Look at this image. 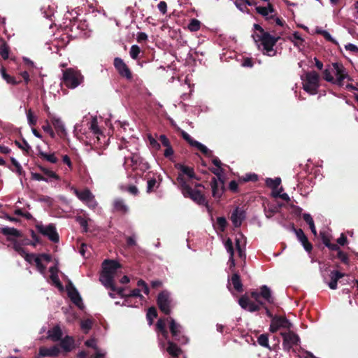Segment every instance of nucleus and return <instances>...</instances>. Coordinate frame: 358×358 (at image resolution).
Segmentation results:
<instances>
[{"mask_svg":"<svg viewBox=\"0 0 358 358\" xmlns=\"http://www.w3.org/2000/svg\"><path fill=\"white\" fill-rule=\"evenodd\" d=\"M155 331L158 334V340L159 344L163 347L164 346V343L163 339L166 340L168 344V347L166 348L167 352L172 356L173 358H178L179 355L181 354V349L173 342L174 341H171L169 338V332L166 328L165 325V320L162 318H159L155 325Z\"/></svg>","mask_w":358,"mask_h":358,"instance_id":"1","label":"nucleus"},{"mask_svg":"<svg viewBox=\"0 0 358 358\" xmlns=\"http://www.w3.org/2000/svg\"><path fill=\"white\" fill-rule=\"evenodd\" d=\"M176 180L178 184V187L185 197L189 198L196 203L206 206L208 208V202L201 190L192 189L187 184L185 177H182L181 175L177 176Z\"/></svg>","mask_w":358,"mask_h":358,"instance_id":"2","label":"nucleus"},{"mask_svg":"<svg viewBox=\"0 0 358 358\" xmlns=\"http://www.w3.org/2000/svg\"><path fill=\"white\" fill-rule=\"evenodd\" d=\"M253 27L255 30L259 31V34H252V37L255 42H261L264 50H271V47H274L280 38V36H273L271 35L258 24H254Z\"/></svg>","mask_w":358,"mask_h":358,"instance_id":"3","label":"nucleus"},{"mask_svg":"<svg viewBox=\"0 0 358 358\" xmlns=\"http://www.w3.org/2000/svg\"><path fill=\"white\" fill-rule=\"evenodd\" d=\"M83 76L79 71L72 68L63 71L62 81L64 85L71 89H74L83 82Z\"/></svg>","mask_w":358,"mask_h":358,"instance_id":"4","label":"nucleus"},{"mask_svg":"<svg viewBox=\"0 0 358 358\" xmlns=\"http://www.w3.org/2000/svg\"><path fill=\"white\" fill-rule=\"evenodd\" d=\"M209 170L218 178L220 183L217 180L213 177L210 181V187L212 189L213 196L215 199H220L225 191L224 180L221 176V173L223 169L222 168L218 169L217 167L210 168Z\"/></svg>","mask_w":358,"mask_h":358,"instance_id":"5","label":"nucleus"},{"mask_svg":"<svg viewBox=\"0 0 358 358\" xmlns=\"http://www.w3.org/2000/svg\"><path fill=\"white\" fill-rule=\"evenodd\" d=\"M124 165L126 169L129 166L133 171L139 169L143 172L150 169L149 164L144 161L138 152H132L130 156L125 157Z\"/></svg>","mask_w":358,"mask_h":358,"instance_id":"6","label":"nucleus"},{"mask_svg":"<svg viewBox=\"0 0 358 358\" xmlns=\"http://www.w3.org/2000/svg\"><path fill=\"white\" fill-rule=\"evenodd\" d=\"M320 75L315 71H308L305 74L303 89L310 94H316L320 87Z\"/></svg>","mask_w":358,"mask_h":358,"instance_id":"7","label":"nucleus"},{"mask_svg":"<svg viewBox=\"0 0 358 358\" xmlns=\"http://www.w3.org/2000/svg\"><path fill=\"white\" fill-rule=\"evenodd\" d=\"M164 319L165 322L168 321L169 323V329L172 339L180 344H186L188 342V338L182 334V326L177 323L172 317Z\"/></svg>","mask_w":358,"mask_h":358,"instance_id":"8","label":"nucleus"},{"mask_svg":"<svg viewBox=\"0 0 358 358\" xmlns=\"http://www.w3.org/2000/svg\"><path fill=\"white\" fill-rule=\"evenodd\" d=\"M157 304L160 311L166 315L171 313L172 299L170 293L166 290H163L159 293L157 298Z\"/></svg>","mask_w":358,"mask_h":358,"instance_id":"9","label":"nucleus"},{"mask_svg":"<svg viewBox=\"0 0 358 358\" xmlns=\"http://www.w3.org/2000/svg\"><path fill=\"white\" fill-rule=\"evenodd\" d=\"M292 327V324L285 316L275 315L271 320L269 331L275 333L281 328L289 330Z\"/></svg>","mask_w":358,"mask_h":358,"instance_id":"10","label":"nucleus"},{"mask_svg":"<svg viewBox=\"0 0 358 358\" xmlns=\"http://www.w3.org/2000/svg\"><path fill=\"white\" fill-rule=\"evenodd\" d=\"M280 335L283 339L282 347L285 351H290L293 346H296L300 343L299 336L290 329L287 332H280Z\"/></svg>","mask_w":358,"mask_h":358,"instance_id":"11","label":"nucleus"},{"mask_svg":"<svg viewBox=\"0 0 358 358\" xmlns=\"http://www.w3.org/2000/svg\"><path fill=\"white\" fill-rule=\"evenodd\" d=\"M113 65L119 75L127 80H131L133 75L131 69L120 57H115L113 61Z\"/></svg>","mask_w":358,"mask_h":358,"instance_id":"12","label":"nucleus"},{"mask_svg":"<svg viewBox=\"0 0 358 358\" xmlns=\"http://www.w3.org/2000/svg\"><path fill=\"white\" fill-rule=\"evenodd\" d=\"M332 66L335 70V85L342 87L343 85V80L347 78L348 80H352V78L349 76L346 71V69L344 67L343 64L339 62L332 63Z\"/></svg>","mask_w":358,"mask_h":358,"instance_id":"13","label":"nucleus"},{"mask_svg":"<svg viewBox=\"0 0 358 358\" xmlns=\"http://www.w3.org/2000/svg\"><path fill=\"white\" fill-rule=\"evenodd\" d=\"M36 228L41 234L47 236L49 240L54 243H57L59 240V234L57 232L56 228L53 224H50L45 227L43 225H37Z\"/></svg>","mask_w":358,"mask_h":358,"instance_id":"14","label":"nucleus"},{"mask_svg":"<svg viewBox=\"0 0 358 358\" xmlns=\"http://www.w3.org/2000/svg\"><path fill=\"white\" fill-rule=\"evenodd\" d=\"M175 168L177 170H179L180 172L178 174V176L181 175L182 177L184 176H187L189 179H194L196 180H199L200 178L197 177L194 173V168L185 166L180 163H177L174 165Z\"/></svg>","mask_w":358,"mask_h":358,"instance_id":"15","label":"nucleus"},{"mask_svg":"<svg viewBox=\"0 0 358 358\" xmlns=\"http://www.w3.org/2000/svg\"><path fill=\"white\" fill-rule=\"evenodd\" d=\"M238 304L245 310L250 313L259 311V306L251 300L246 295L241 296L238 299Z\"/></svg>","mask_w":358,"mask_h":358,"instance_id":"16","label":"nucleus"},{"mask_svg":"<svg viewBox=\"0 0 358 358\" xmlns=\"http://www.w3.org/2000/svg\"><path fill=\"white\" fill-rule=\"evenodd\" d=\"M292 229L298 240L301 243L306 251L308 252H310L313 250V245L309 242L303 231L301 229H296L294 226L292 227Z\"/></svg>","mask_w":358,"mask_h":358,"instance_id":"17","label":"nucleus"},{"mask_svg":"<svg viewBox=\"0 0 358 358\" xmlns=\"http://www.w3.org/2000/svg\"><path fill=\"white\" fill-rule=\"evenodd\" d=\"M119 268H120V264L117 262L115 260L106 259L103 262L102 271L115 276L117 270Z\"/></svg>","mask_w":358,"mask_h":358,"instance_id":"18","label":"nucleus"},{"mask_svg":"<svg viewBox=\"0 0 358 358\" xmlns=\"http://www.w3.org/2000/svg\"><path fill=\"white\" fill-rule=\"evenodd\" d=\"M345 273L341 272L338 270H332L330 271V273L329 275L330 281L327 282L329 287L331 289H336L338 280L344 277Z\"/></svg>","mask_w":358,"mask_h":358,"instance_id":"19","label":"nucleus"},{"mask_svg":"<svg viewBox=\"0 0 358 358\" xmlns=\"http://www.w3.org/2000/svg\"><path fill=\"white\" fill-rule=\"evenodd\" d=\"M66 289L68 292V296L71 299V301L77 306H80V304L82 303V298L80 296L78 290L71 282L69 283Z\"/></svg>","mask_w":358,"mask_h":358,"instance_id":"20","label":"nucleus"},{"mask_svg":"<svg viewBox=\"0 0 358 358\" xmlns=\"http://www.w3.org/2000/svg\"><path fill=\"white\" fill-rule=\"evenodd\" d=\"M245 217V211L237 207L231 213V220L235 227H239Z\"/></svg>","mask_w":358,"mask_h":358,"instance_id":"21","label":"nucleus"},{"mask_svg":"<svg viewBox=\"0 0 358 358\" xmlns=\"http://www.w3.org/2000/svg\"><path fill=\"white\" fill-rule=\"evenodd\" d=\"M114 278L115 276L102 271L99 280L106 288L110 289L111 291H115L116 286L114 284Z\"/></svg>","mask_w":358,"mask_h":358,"instance_id":"22","label":"nucleus"},{"mask_svg":"<svg viewBox=\"0 0 358 358\" xmlns=\"http://www.w3.org/2000/svg\"><path fill=\"white\" fill-rule=\"evenodd\" d=\"M59 352L60 350L56 345H54L50 348L41 347L38 350V356L57 357Z\"/></svg>","mask_w":358,"mask_h":358,"instance_id":"23","label":"nucleus"},{"mask_svg":"<svg viewBox=\"0 0 358 358\" xmlns=\"http://www.w3.org/2000/svg\"><path fill=\"white\" fill-rule=\"evenodd\" d=\"M113 210L121 215H125L129 211V207L125 204L123 199L117 198L113 201Z\"/></svg>","mask_w":358,"mask_h":358,"instance_id":"24","label":"nucleus"},{"mask_svg":"<svg viewBox=\"0 0 358 358\" xmlns=\"http://www.w3.org/2000/svg\"><path fill=\"white\" fill-rule=\"evenodd\" d=\"M259 295L267 303L275 305V298L272 295L271 289L267 285H262L259 287Z\"/></svg>","mask_w":358,"mask_h":358,"instance_id":"25","label":"nucleus"},{"mask_svg":"<svg viewBox=\"0 0 358 358\" xmlns=\"http://www.w3.org/2000/svg\"><path fill=\"white\" fill-rule=\"evenodd\" d=\"M51 122L54 126L57 134L60 137H64L66 135V129L62 120L59 117H52L51 118Z\"/></svg>","mask_w":358,"mask_h":358,"instance_id":"26","label":"nucleus"},{"mask_svg":"<svg viewBox=\"0 0 358 358\" xmlns=\"http://www.w3.org/2000/svg\"><path fill=\"white\" fill-rule=\"evenodd\" d=\"M75 192L78 198L83 201L89 203L94 201V196L88 189H85L83 191L76 190Z\"/></svg>","mask_w":358,"mask_h":358,"instance_id":"27","label":"nucleus"},{"mask_svg":"<svg viewBox=\"0 0 358 358\" xmlns=\"http://www.w3.org/2000/svg\"><path fill=\"white\" fill-rule=\"evenodd\" d=\"M85 27L86 25L84 22L74 20L73 22H71L69 28L70 31L72 34H75V36H76L80 32L85 29Z\"/></svg>","mask_w":358,"mask_h":358,"instance_id":"28","label":"nucleus"},{"mask_svg":"<svg viewBox=\"0 0 358 358\" xmlns=\"http://www.w3.org/2000/svg\"><path fill=\"white\" fill-rule=\"evenodd\" d=\"M233 285L234 289L238 292H243V284L241 282V276L238 273H234L229 280Z\"/></svg>","mask_w":358,"mask_h":358,"instance_id":"29","label":"nucleus"},{"mask_svg":"<svg viewBox=\"0 0 358 358\" xmlns=\"http://www.w3.org/2000/svg\"><path fill=\"white\" fill-rule=\"evenodd\" d=\"M62 337V331L58 325L54 327L52 329L48 331V338L52 341H59L61 340Z\"/></svg>","mask_w":358,"mask_h":358,"instance_id":"30","label":"nucleus"},{"mask_svg":"<svg viewBox=\"0 0 358 358\" xmlns=\"http://www.w3.org/2000/svg\"><path fill=\"white\" fill-rule=\"evenodd\" d=\"M73 344L74 340L73 337L69 336H66L60 340V346L66 352L71 351Z\"/></svg>","mask_w":358,"mask_h":358,"instance_id":"31","label":"nucleus"},{"mask_svg":"<svg viewBox=\"0 0 358 358\" xmlns=\"http://www.w3.org/2000/svg\"><path fill=\"white\" fill-rule=\"evenodd\" d=\"M257 343L259 345L263 348L268 349L270 351L275 350V346H270L268 342V334H262L257 337Z\"/></svg>","mask_w":358,"mask_h":358,"instance_id":"32","label":"nucleus"},{"mask_svg":"<svg viewBox=\"0 0 358 358\" xmlns=\"http://www.w3.org/2000/svg\"><path fill=\"white\" fill-rule=\"evenodd\" d=\"M50 279L52 281L53 284L59 289L63 290L64 287L60 282L58 275H57V270L55 267H50Z\"/></svg>","mask_w":358,"mask_h":358,"instance_id":"33","label":"nucleus"},{"mask_svg":"<svg viewBox=\"0 0 358 358\" xmlns=\"http://www.w3.org/2000/svg\"><path fill=\"white\" fill-rule=\"evenodd\" d=\"M38 169L42 171L44 175H45L47 177V178L48 179L49 181H50L51 180L54 179V180H60V178L59 176L55 173L54 171L41 166V165H38Z\"/></svg>","mask_w":358,"mask_h":358,"instance_id":"34","label":"nucleus"},{"mask_svg":"<svg viewBox=\"0 0 358 358\" xmlns=\"http://www.w3.org/2000/svg\"><path fill=\"white\" fill-rule=\"evenodd\" d=\"M0 232L5 236H12L14 237H21L22 234L17 229L13 227H2L0 229Z\"/></svg>","mask_w":358,"mask_h":358,"instance_id":"35","label":"nucleus"},{"mask_svg":"<svg viewBox=\"0 0 358 358\" xmlns=\"http://www.w3.org/2000/svg\"><path fill=\"white\" fill-rule=\"evenodd\" d=\"M38 157L52 164H56L58 162V159L56 157L55 153L47 154L43 151L40 150L38 152Z\"/></svg>","mask_w":358,"mask_h":358,"instance_id":"36","label":"nucleus"},{"mask_svg":"<svg viewBox=\"0 0 358 358\" xmlns=\"http://www.w3.org/2000/svg\"><path fill=\"white\" fill-rule=\"evenodd\" d=\"M157 316L158 313L156 308L155 306L150 307L146 314V318L150 326L153 324L154 318L157 317Z\"/></svg>","mask_w":358,"mask_h":358,"instance_id":"37","label":"nucleus"},{"mask_svg":"<svg viewBox=\"0 0 358 358\" xmlns=\"http://www.w3.org/2000/svg\"><path fill=\"white\" fill-rule=\"evenodd\" d=\"M193 147L196 148L206 157H213V152L210 150H209L206 145H203L200 142H199V141L194 142V145Z\"/></svg>","mask_w":358,"mask_h":358,"instance_id":"38","label":"nucleus"},{"mask_svg":"<svg viewBox=\"0 0 358 358\" xmlns=\"http://www.w3.org/2000/svg\"><path fill=\"white\" fill-rule=\"evenodd\" d=\"M1 76L3 77V78L7 82V83L8 84H12V85H17L19 84L21 81L19 80V81H17L15 80V78L11 76H10L9 74H8L6 72V69L4 68H3L1 69Z\"/></svg>","mask_w":358,"mask_h":358,"instance_id":"39","label":"nucleus"},{"mask_svg":"<svg viewBox=\"0 0 358 358\" xmlns=\"http://www.w3.org/2000/svg\"><path fill=\"white\" fill-rule=\"evenodd\" d=\"M280 182L281 179L280 178H275L274 179L267 178L266 180V185L273 189H277L278 186L280 185Z\"/></svg>","mask_w":358,"mask_h":358,"instance_id":"40","label":"nucleus"},{"mask_svg":"<svg viewBox=\"0 0 358 358\" xmlns=\"http://www.w3.org/2000/svg\"><path fill=\"white\" fill-rule=\"evenodd\" d=\"M10 48L6 43L3 42L0 46V55L3 59H7L9 56Z\"/></svg>","mask_w":358,"mask_h":358,"instance_id":"41","label":"nucleus"},{"mask_svg":"<svg viewBox=\"0 0 358 358\" xmlns=\"http://www.w3.org/2000/svg\"><path fill=\"white\" fill-rule=\"evenodd\" d=\"M225 248L229 254V257H234V248L232 241L228 238L224 243Z\"/></svg>","mask_w":358,"mask_h":358,"instance_id":"42","label":"nucleus"},{"mask_svg":"<svg viewBox=\"0 0 358 358\" xmlns=\"http://www.w3.org/2000/svg\"><path fill=\"white\" fill-rule=\"evenodd\" d=\"M201 27V22L196 19H192L188 24V29L191 31H196Z\"/></svg>","mask_w":358,"mask_h":358,"instance_id":"43","label":"nucleus"},{"mask_svg":"<svg viewBox=\"0 0 358 358\" xmlns=\"http://www.w3.org/2000/svg\"><path fill=\"white\" fill-rule=\"evenodd\" d=\"M27 121L30 126L33 127L36 124L37 117L34 115L31 109L27 111Z\"/></svg>","mask_w":358,"mask_h":358,"instance_id":"44","label":"nucleus"},{"mask_svg":"<svg viewBox=\"0 0 358 358\" xmlns=\"http://www.w3.org/2000/svg\"><path fill=\"white\" fill-rule=\"evenodd\" d=\"M256 11L260 14L261 15L266 17V20H269L274 18V15H268V13L267 12L266 8L264 6H257L255 8Z\"/></svg>","mask_w":358,"mask_h":358,"instance_id":"45","label":"nucleus"},{"mask_svg":"<svg viewBox=\"0 0 358 358\" xmlns=\"http://www.w3.org/2000/svg\"><path fill=\"white\" fill-rule=\"evenodd\" d=\"M240 180L243 182H256L258 180V176L256 173H247L240 178Z\"/></svg>","mask_w":358,"mask_h":358,"instance_id":"46","label":"nucleus"},{"mask_svg":"<svg viewBox=\"0 0 358 358\" xmlns=\"http://www.w3.org/2000/svg\"><path fill=\"white\" fill-rule=\"evenodd\" d=\"M141 53V49L137 45H133L130 49V56L133 59H137Z\"/></svg>","mask_w":358,"mask_h":358,"instance_id":"47","label":"nucleus"},{"mask_svg":"<svg viewBox=\"0 0 358 358\" xmlns=\"http://www.w3.org/2000/svg\"><path fill=\"white\" fill-rule=\"evenodd\" d=\"M10 159L12 164L15 167L16 173L19 176L24 174V171H23L22 167L20 165V164L13 157H11L10 158Z\"/></svg>","mask_w":358,"mask_h":358,"instance_id":"48","label":"nucleus"},{"mask_svg":"<svg viewBox=\"0 0 358 358\" xmlns=\"http://www.w3.org/2000/svg\"><path fill=\"white\" fill-rule=\"evenodd\" d=\"M336 257L345 265H349L350 264V259L348 257V255L343 252L341 250H338V252H337Z\"/></svg>","mask_w":358,"mask_h":358,"instance_id":"49","label":"nucleus"},{"mask_svg":"<svg viewBox=\"0 0 358 358\" xmlns=\"http://www.w3.org/2000/svg\"><path fill=\"white\" fill-rule=\"evenodd\" d=\"M217 224L218 225V228L221 231H224L227 222L224 217H218L217 218Z\"/></svg>","mask_w":358,"mask_h":358,"instance_id":"50","label":"nucleus"},{"mask_svg":"<svg viewBox=\"0 0 358 358\" xmlns=\"http://www.w3.org/2000/svg\"><path fill=\"white\" fill-rule=\"evenodd\" d=\"M90 129L93 131L95 134H99L101 133V131L98 126V122L96 117H93L91 122H90Z\"/></svg>","mask_w":358,"mask_h":358,"instance_id":"51","label":"nucleus"},{"mask_svg":"<svg viewBox=\"0 0 358 358\" xmlns=\"http://www.w3.org/2000/svg\"><path fill=\"white\" fill-rule=\"evenodd\" d=\"M323 78L324 79L329 82V83H331L332 84H334L335 85V78H334V76L331 75L329 69H326L324 71H323Z\"/></svg>","mask_w":358,"mask_h":358,"instance_id":"52","label":"nucleus"},{"mask_svg":"<svg viewBox=\"0 0 358 358\" xmlns=\"http://www.w3.org/2000/svg\"><path fill=\"white\" fill-rule=\"evenodd\" d=\"M15 144L17 145L19 148L24 150L27 154H29V152L31 150V146L24 139H23V145L18 141H15Z\"/></svg>","mask_w":358,"mask_h":358,"instance_id":"53","label":"nucleus"},{"mask_svg":"<svg viewBox=\"0 0 358 358\" xmlns=\"http://www.w3.org/2000/svg\"><path fill=\"white\" fill-rule=\"evenodd\" d=\"M13 248L22 257L25 255V253L27 252L25 249L24 248H22L21 246V245L18 242H17L16 241H15V242L13 243Z\"/></svg>","mask_w":358,"mask_h":358,"instance_id":"54","label":"nucleus"},{"mask_svg":"<svg viewBox=\"0 0 358 358\" xmlns=\"http://www.w3.org/2000/svg\"><path fill=\"white\" fill-rule=\"evenodd\" d=\"M76 221L79 223V224L83 228V231L85 232H87V230H88V223H87V220L81 217V216H78L76 217Z\"/></svg>","mask_w":358,"mask_h":358,"instance_id":"55","label":"nucleus"},{"mask_svg":"<svg viewBox=\"0 0 358 358\" xmlns=\"http://www.w3.org/2000/svg\"><path fill=\"white\" fill-rule=\"evenodd\" d=\"M157 180L155 178H150L148 180L147 192L150 193L154 192L155 187H156Z\"/></svg>","mask_w":358,"mask_h":358,"instance_id":"56","label":"nucleus"},{"mask_svg":"<svg viewBox=\"0 0 358 358\" xmlns=\"http://www.w3.org/2000/svg\"><path fill=\"white\" fill-rule=\"evenodd\" d=\"M80 326L82 329L85 330V332H87L92 327V322L89 319L83 320L81 322Z\"/></svg>","mask_w":358,"mask_h":358,"instance_id":"57","label":"nucleus"},{"mask_svg":"<svg viewBox=\"0 0 358 358\" xmlns=\"http://www.w3.org/2000/svg\"><path fill=\"white\" fill-rule=\"evenodd\" d=\"M42 129H43V131L45 132L48 134L52 138L55 137V132H54L51 125L48 122V121H46L45 124L43 125Z\"/></svg>","mask_w":358,"mask_h":358,"instance_id":"58","label":"nucleus"},{"mask_svg":"<svg viewBox=\"0 0 358 358\" xmlns=\"http://www.w3.org/2000/svg\"><path fill=\"white\" fill-rule=\"evenodd\" d=\"M181 136L183 138V139L185 140L191 146H194V142L197 141L193 139L189 134H188L187 132L184 131L181 132Z\"/></svg>","mask_w":358,"mask_h":358,"instance_id":"59","label":"nucleus"},{"mask_svg":"<svg viewBox=\"0 0 358 358\" xmlns=\"http://www.w3.org/2000/svg\"><path fill=\"white\" fill-rule=\"evenodd\" d=\"M292 37L296 41L294 43V45L299 46L303 44L304 40L301 38L300 34L298 31H295L292 34Z\"/></svg>","mask_w":358,"mask_h":358,"instance_id":"60","label":"nucleus"},{"mask_svg":"<svg viewBox=\"0 0 358 358\" xmlns=\"http://www.w3.org/2000/svg\"><path fill=\"white\" fill-rule=\"evenodd\" d=\"M136 297L142 299L143 296L141 294V290L138 288L132 289L129 294H128V298Z\"/></svg>","mask_w":358,"mask_h":358,"instance_id":"61","label":"nucleus"},{"mask_svg":"<svg viewBox=\"0 0 358 358\" xmlns=\"http://www.w3.org/2000/svg\"><path fill=\"white\" fill-rule=\"evenodd\" d=\"M36 266L37 267L38 270L41 273H43L45 269V266L42 263L41 259L40 257H38V258H35L34 262Z\"/></svg>","mask_w":358,"mask_h":358,"instance_id":"62","label":"nucleus"},{"mask_svg":"<svg viewBox=\"0 0 358 358\" xmlns=\"http://www.w3.org/2000/svg\"><path fill=\"white\" fill-rule=\"evenodd\" d=\"M31 179L38 180V181H45L49 182L48 179L43 176V175L38 173H31Z\"/></svg>","mask_w":358,"mask_h":358,"instance_id":"63","label":"nucleus"},{"mask_svg":"<svg viewBox=\"0 0 358 358\" xmlns=\"http://www.w3.org/2000/svg\"><path fill=\"white\" fill-rule=\"evenodd\" d=\"M159 141L161 142L162 145L164 147H169L171 145L169 139L164 134H161L159 137Z\"/></svg>","mask_w":358,"mask_h":358,"instance_id":"64","label":"nucleus"}]
</instances>
